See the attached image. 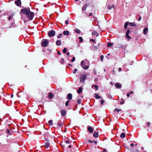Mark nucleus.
Masks as SVG:
<instances>
[{
  "label": "nucleus",
  "instance_id": "nucleus-52",
  "mask_svg": "<svg viewBox=\"0 0 152 152\" xmlns=\"http://www.w3.org/2000/svg\"><path fill=\"white\" fill-rule=\"evenodd\" d=\"M92 15H93V14L91 12L89 14V16H92Z\"/></svg>",
  "mask_w": 152,
  "mask_h": 152
},
{
  "label": "nucleus",
  "instance_id": "nucleus-44",
  "mask_svg": "<svg viewBox=\"0 0 152 152\" xmlns=\"http://www.w3.org/2000/svg\"><path fill=\"white\" fill-rule=\"evenodd\" d=\"M90 41H91L93 42H96L95 40L94 39H90Z\"/></svg>",
  "mask_w": 152,
  "mask_h": 152
},
{
  "label": "nucleus",
  "instance_id": "nucleus-24",
  "mask_svg": "<svg viewBox=\"0 0 152 152\" xmlns=\"http://www.w3.org/2000/svg\"><path fill=\"white\" fill-rule=\"evenodd\" d=\"M128 25V23L127 22H126L125 23L124 26V28L125 30H126L127 29V27Z\"/></svg>",
  "mask_w": 152,
  "mask_h": 152
},
{
  "label": "nucleus",
  "instance_id": "nucleus-35",
  "mask_svg": "<svg viewBox=\"0 0 152 152\" xmlns=\"http://www.w3.org/2000/svg\"><path fill=\"white\" fill-rule=\"evenodd\" d=\"M75 57H74L72 58V59L71 61L72 62H73L75 61Z\"/></svg>",
  "mask_w": 152,
  "mask_h": 152
},
{
  "label": "nucleus",
  "instance_id": "nucleus-63",
  "mask_svg": "<svg viewBox=\"0 0 152 152\" xmlns=\"http://www.w3.org/2000/svg\"><path fill=\"white\" fill-rule=\"evenodd\" d=\"M115 72L114 70H113V74H114L115 73Z\"/></svg>",
  "mask_w": 152,
  "mask_h": 152
},
{
  "label": "nucleus",
  "instance_id": "nucleus-27",
  "mask_svg": "<svg viewBox=\"0 0 152 152\" xmlns=\"http://www.w3.org/2000/svg\"><path fill=\"white\" fill-rule=\"evenodd\" d=\"M113 45V43H108L107 44V46L108 47H112Z\"/></svg>",
  "mask_w": 152,
  "mask_h": 152
},
{
  "label": "nucleus",
  "instance_id": "nucleus-55",
  "mask_svg": "<svg viewBox=\"0 0 152 152\" xmlns=\"http://www.w3.org/2000/svg\"><path fill=\"white\" fill-rule=\"evenodd\" d=\"M88 141L89 142H90V143H91V142H92L91 140H88Z\"/></svg>",
  "mask_w": 152,
  "mask_h": 152
},
{
  "label": "nucleus",
  "instance_id": "nucleus-36",
  "mask_svg": "<svg viewBox=\"0 0 152 152\" xmlns=\"http://www.w3.org/2000/svg\"><path fill=\"white\" fill-rule=\"evenodd\" d=\"M66 48H64L63 50V52L64 53H66Z\"/></svg>",
  "mask_w": 152,
  "mask_h": 152
},
{
  "label": "nucleus",
  "instance_id": "nucleus-59",
  "mask_svg": "<svg viewBox=\"0 0 152 152\" xmlns=\"http://www.w3.org/2000/svg\"><path fill=\"white\" fill-rule=\"evenodd\" d=\"M69 52H67L66 53V54L67 55H69Z\"/></svg>",
  "mask_w": 152,
  "mask_h": 152
},
{
  "label": "nucleus",
  "instance_id": "nucleus-46",
  "mask_svg": "<svg viewBox=\"0 0 152 152\" xmlns=\"http://www.w3.org/2000/svg\"><path fill=\"white\" fill-rule=\"evenodd\" d=\"M69 23L68 20H66V21L65 22V23L67 25H68Z\"/></svg>",
  "mask_w": 152,
  "mask_h": 152
},
{
  "label": "nucleus",
  "instance_id": "nucleus-22",
  "mask_svg": "<svg viewBox=\"0 0 152 152\" xmlns=\"http://www.w3.org/2000/svg\"><path fill=\"white\" fill-rule=\"evenodd\" d=\"M125 134L124 133H122L120 135V137L121 138H123L125 137Z\"/></svg>",
  "mask_w": 152,
  "mask_h": 152
},
{
  "label": "nucleus",
  "instance_id": "nucleus-5",
  "mask_svg": "<svg viewBox=\"0 0 152 152\" xmlns=\"http://www.w3.org/2000/svg\"><path fill=\"white\" fill-rule=\"evenodd\" d=\"M86 77V75H82L80 77V81L82 83H84Z\"/></svg>",
  "mask_w": 152,
  "mask_h": 152
},
{
  "label": "nucleus",
  "instance_id": "nucleus-4",
  "mask_svg": "<svg viewBox=\"0 0 152 152\" xmlns=\"http://www.w3.org/2000/svg\"><path fill=\"white\" fill-rule=\"evenodd\" d=\"M55 34V32L53 30H50L48 31V36L49 37L54 36Z\"/></svg>",
  "mask_w": 152,
  "mask_h": 152
},
{
  "label": "nucleus",
  "instance_id": "nucleus-19",
  "mask_svg": "<svg viewBox=\"0 0 152 152\" xmlns=\"http://www.w3.org/2000/svg\"><path fill=\"white\" fill-rule=\"evenodd\" d=\"M82 91V88L81 87H80L78 88V90L77 91V92L78 94H80Z\"/></svg>",
  "mask_w": 152,
  "mask_h": 152
},
{
  "label": "nucleus",
  "instance_id": "nucleus-7",
  "mask_svg": "<svg viewBox=\"0 0 152 152\" xmlns=\"http://www.w3.org/2000/svg\"><path fill=\"white\" fill-rule=\"evenodd\" d=\"M46 142L45 143V147L46 148H48L49 147L50 145V144L49 143V141L48 140H46Z\"/></svg>",
  "mask_w": 152,
  "mask_h": 152
},
{
  "label": "nucleus",
  "instance_id": "nucleus-64",
  "mask_svg": "<svg viewBox=\"0 0 152 152\" xmlns=\"http://www.w3.org/2000/svg\"><path fill=\"white\" fill-rule=\"evenodd\" d=\"M71 147L72 146H71V145H69V147L70 148H71Z\"/></svg>",
  "mask_w": 152,
  "mask_h": 152
},
{
  "label": "nucleus",
  "instance_id": "nucleus-62",
  "mask_svg": "<svg viewBox=\"0 0 152 152\" xmlns=\"http://www.w3.org/2000/svg\"><path fill=\"white\" fill-rule=\"evenodd\" d=\"M13 96V94H12L11 96V98H12Z\"/></svg>",
  "mask_w": 152,
  "mask_h": 152
},
{
  "label": "nucleus",
  "instance_id": "nucleus-42",
  "mask_svg": "<svg viewBox=\"0 0 152 152\" xmlns=\"http://www.w3.org/2000/svg\"><path fill=\"white\" fill-rule=\"evenodd\" d=\"M104 102V101L102 100L101 101V105H103Z\"/></svg>",
  "mask_w": 152,
  "mask_h": 152
},
{
  "label": "nucleus",
  "instance_id": "nucleus-33",
  "mask_svg": "<svg viewBox=\"0 0 152 152\" xmlns=\"http://www.w3.org/2000/svg\"><path fill=\"white\" fill-rule=\"evenodd\" d=\"M108 97L110 99H112V96L110 94H108Z\"/></svg>",
  "mask_w": 152,
  "mask_h": 152
},
{
  "label": "nucleus",
  "instance_id": "nucleus-32",
  "mask_svg": "<svg viewBox=\"0 0 152 152\" xmlns=\"http://www.w3.org/2000/svg\"><path fill=\"white\" fill-rule=\"evenodd\" d=\"M121 110L119 109H115L114 110V111H117V113H118Z\"/></svg>",
  "mask_w": 152,
  "mask_h": 152
},
{
  "label": "nucleus",
  "instance_id": "nucleus-57",
  "mask_svg": "<svg viewBox=\"0 0 152 152\" xmlns=\"http://www.w3.org/2000/svg\"><path fill=\"white\" fill-rule=\"evenodd\" d=\"M130 145L132 147H133L134 146L133 144H130Z\"/></svg>",
  "mask_w": 152,
  "mask_h": 152
},
{
  "label": "nucleus",
  "instance_id": "nucleus-10",
  "mask_svg": "<svg viewBox=\"0 0 152 152\" xmlns=\"http://www.w3.org/2000/svg\"><path fill=\"white\" fill-rule=\"evenodd\" d=\"M148 31V28L147 27H145L143 30V33L145 34H146Z\"/></svg>",
  "mask_w": 152,
  "mask_h": 152
},
{
  "label": "nucleus",
  "instance_id": "nucleus-38",
  "mask_svg": "<svg viewBox=\"0 0 152 152\" xmlns=\"http://www.w3.org/2000/svg\"><path fill=\"white\" fill-rule=\"evenodd\" d=\"M130 32V31L129 29H128L126 32V34H129V33Z\"/></svg>",
  "mask_w": 152,
  "mask_h": 152
},
{
  "label": "nucleus",
  "instance_id": "nucleus-58",
  "mask_svg": "<svg viewBox=\"0 0 152 152\" xmlns=\"http://www.w3.org/2000/svg\"><path fill=\"white\" fill-rule=\"evenodd\" d=\"M141 19V17H140L139 18H138V21H140Z\"/></svg>",
  "mask_w": 152,
  "mask_h": 152
},
{
  "label": "nucleus",
  "instance_id": "nucleus-47",
  "mask_svg": "<svg viewBox=\"0 0 152 152\" xmlns=\"http://www.w3.org/2000/svg\"><path fill=\"white\" fill-rule=\"evenodd\" d=\"M121 100L123 101V102H120V104H122L124 103V100L123 99H121Z\"/></svg>",
  "mask_w": 152,
  "mask_h": 152
},
{
  "label": "nucleus",
  "instance_id": "nucleus-1",
  "mask_svg": "<svg viewBox=\"0 0 152 152\" xmlns=\"http://www.w3.org/2000/svg\"><path fill=\"white\" fill-rule=\"evenodd\" d=\"M20 12L23 14L26 15L29 20H31L33 19L34 16V13L30 11L29 8L28 7L21 9Z\"/></svg>",
  "mask_w": 152,
  "mask_h": 152
},
{
  "label": "nucleus",
  "instance_id": "nucleus-14",
  "mask_svg": "<svg viewBox=\"0 0 152 152\" xmlns=\"http://www.w3.org/2000/svg\"><path fill=\"white\" fill-rule=\"evenodd\" d=\"M56 45L58 46H60L61 45V42L60 40H57L56 42Z\"/></svg>",
  "mask_w": 152,
  "mask_h": 152
},
{
  "label": "nucleus",
  "instance_id": "nucleus-20",
  "mask_svg": "<svg viewBox=\"0 0 152 152\" xmlns=\"http://www.w3.org/2000/svg\"><path fill=\"white\" fill-rule=\"evenodd\" d=\"M75 32L79 34L81 32V31L78 29L76 28L75 29Z\"/></svg>",
  "mask_w": 152,
  "mask_h": 152
},
{
  "label": "nucleus",
  "instance_id": "nucleus-15",
  "mask_svg": "<svg viewBox=\"0 0 152 152\" xmlns=\"http://www.w3.org/2000/svg\"><path fill=\"white\" fill-rule=\"evenodd\" d=\"M72 94H68L67 96V98L69 99H72Z\"/></svg>",
  "mask_w": 152,
  "mask_h": 152
},
{
  "label": "nucleus",
  "instance_id": "nucleus-39",
  "mask_svg": "<svg viewBox=\"0 0 152 152\" xmlns=\"http://www.w3.org/2000/svg\"><path fill=\"white\" fill-rule=\"evenodd\" d=\"M62 35V33H61V34H59V35H58V36H57V38H60L61 37V36Z\"/></svg>",
  "mask_w": 152,
  "mask_h": 152
},
{
  "label": "nucleus",
  "instance_id": "nucleus-60",
  "mask_svg": "<svg viewBox=\"0 0 152 152\" xmlns=\"http://www.w3.org/2000/svg\"><path fill=\"white\" fill-rule=\"evenodd\" d=\"M107 151V150L105 149H104L103 150V152H105V151Z\"/></svg>",
  "mask_w": 152,
  "mask_h": 152
},
{
  "label": "nucleus",
  "instance_id": "nucleus-30",
  "mask_svg": "<svg viewBox=\"0 0 152 152\" xmlns=\"http://www.w3.org/2000/svg\"><path fill=\"white\" fill-rule=\"evenodd\" d=\"M112 8H114V5H113L112 6H108L107 7V8L110 10Z\"/></svg>",
  "mask_w": 152,
  "mask_h": 152
},
{
  "label": "nucleus",
  "instance_id": "nucleus-25",
  "mask_svg": "<svg viewBox=\"0 0 152 152\" xmlns=\"http://www.w3.org/2000/svg\"><path fill=\"white\" fill-rule=\"evenodd\" d=\"M95 87V88L96 90H97L98 89V86L97 85H92V87Z\"/></svg>",
  "mask_w": 152,
  "mask_h": 152
},
{
  "label": "nucleus",
  "instance_id": "nucleus-45",
  "mask_svg": "<svg viewBox=\"0 0 152 152\" xmlns=\"http://www.w3.org/2000/svg\"><path fill=\"white\" fill-rule=\"evenodd\" d=\"M93 48L95 49H97L98 48V47L96 46H93Z\"/></svg>",
  "mask_w": 152,
  "mask_h": 152
},
{
  "label": "nucleus",
  "instance_id": "nucleus-50",
  "mask_svg": "<svg viewBox=\"0 0 152 152\" xmlns=\"http://www.w3.org/2000/svg\"><path fill=\"white\" fill-rule=\"evenodd\" d=\"M122 70V69L121 68H119L118 69V71L119 72H121Z\"/></svg>",
  "mask_w": 152,
  "mask_h": 152
},
{
  "label": "nucleus",
  "instance_id": "nucleus-41",
  "mask_svg": "<svg viewBox=\"0 0 152 152\" xmlns=\"http://www.w3.org/2000/svg\"><path fill=\"white\" fill-rule=\"evenodd\" d=\"M126 37L129 39H130L131 37L129 35V34H126Z\"/></svg>",
  "mask_w": 152,
  "mask_h": 152
},
{
  "label": "nucleus",
  "instance_id": "nucleus-17",
  "mask_svg": "<svg viewBox=\"0 0 152 152\" xmlns=\"http://www.w3.org/2000/svg\"><path fill=\"white\" fill-rule=\"evenodd\" d=\"M93 135L94 137L95 138H97L98 136V134L97 132H94Z\"/></svg>",
  "mask_w": 152,
  "mask_h": 152
},
{
  "label": "nucleus",
  "instance_id": "nucleus-11",
  "mask_svg": "<svg viewBox=\"0 0 152 152\" xmlns=\"http://www.w3.org/2000/svg\"><path fill=\"white\" fill-rule=\"evenodd\" d=\"M95 95V97L96 99H102V97L101 96H100L98 94H94Z\"/></svg>",
  "mask_w": 152,
  "mask_h": 152
},
{
  "label": "nucleus",
  "instance_id": "nucleus-49",
  "mask_svg": "<svg viewBox=\"0 0 152 152\" xmlns=\"http://www.w3.org/2000/svg\"><path fill=\"white\" fill-rule=\"evenodd\" d=\"M64 62V58H61V63L63 64V62Z\"/></svg>",
  "mask_w": 152,
  "mask_h": 152
},
{
  "label": "nucleus",
  "instance_id": "nucleus-34",
  "mask_svg": "<svg viewBox=\"0 0 152 152\" xmlns=\"http://www.w3.org/2000/svg\"><path fill=\"white\" fill-rule=\"evenodd\" d=\"M104 56L103 55H102L100 56V59L101 61H103V58H104Z\"/></svg>",
  "mask_w": 152,
  "mask_h": 152
},
{
  "label": "nucleus",
  "instance_id": "nucleus-16",
  "mask_svg": "<svg viewBox=\"0 0 152 152\" xmlns=\"http://www.w3.org/2000/svg\"><path fill=\"white\" fill-rule=\"evenodd\" d=\"M63 34L64 35H66L68 36L69 34V32L68 31H64L63 32Z\"/></svg>",
  "mask_w": 152,
  "mask_h": 152
},
{
  "label": "nucleus",
  "instance_id": "nucleus-12",
  "mask_svg": "<svg viewBox=\"0 0 152 152\" xmlns=\"http://www.w3.org/2000/svg\"><path fill=\"white\" fill-rule=\"evenodd\" d=\"M61 114L62 116H64L66 114V111L64 110H62L61 111Z\"/></svg>",
  "mask_w": 152,
  "mask_h": 152
},
{
  "label": "nucleus",
  "instance_id": "nucleus-26",
  "mask_svg": "<svg viewBox=\"0 0 152 152\" xmlns=\"http://www.w3.org/2000/svg\"><path fill=\"white\" fill-rule=\"evenodd\" d=\"M48 124L50 126H52L53 125V121L50 120L48 121Z\"/></svg>",
  "mask_w": 152,
  "mask_h": 152
},
{
  "label": "nucleus",
  "instance_id": "nucleus-53",
  "mask_svg": "<svg viewBox=\"0 0 152 152\" xmlns=\"http://www.w3.org/2000/svg\"><path fill=\"white\" fill-rule=\"evenodd\" d=\"M69 104V103H68V102H66V106H67Z\"/></svg>",
  "mask_w": 152,
  "mask_h": 152
},
{
  "label": "nucleus",
  "instance_id": "nucleus-31",
  "mask_svg": "<svg viewBox=\"0 0 152 152\" xmlns=\"http://www.w3.org/2000/svg\"><path fill=\"white\" fill-rule=\"evenodd\" d=\"M79 39H80V42H82L83 39L82 37H79Z\"/></svg>",
  "mask_w": 152,
  "mask_h": 152
},
{
  "label": "nucleus",
  "instance_id": "nucleus-37",
  "mask_svg": "<svg viewBox=\"0 0 152 152\" xmlns=\"http://www.w3.org/2000/svg\"><path fill=\"white\" fill-rule=\"evenodd\" d=\"M81 100L80 99H78L77 100V102L78 104H80L81 103Z\"/></svg>",
  "mask_w": 152,
  "mask_h": 152
},
{
  "label": "nucleus",
  "instance_id": "nucleus-6",
  "mask_svg": "<svg viewBox=\"0 0 152 152\" xmlns=\"http://www.w3.org/2000/svg\"><path fill=\"white\" fill-rule=\"evenodd\" d=\"M15 4L18 6L20 7L21 5V2L20 0H17L15 1Z\"/></svg>",
  "mask_w": 152,
  "mask_h": 152
},
{
  "label": "nucleus",
  "instance_id": "nucleus-48",
  "mask_svg": "<svg viewBox=\"0 0 152 152\" xmlns=\"http://www.w3.org/2000/svg\"><path fill=\"white\" fill-rule=\"evenodd\" d=\"M7 134H10V131L8 130V129H7Z\"/></svg>",
  "mask_w": 152,
  "mask_h": 152
},
{
  "label": "nucleus",
  "instance_id": "nucleus-54",
  "mask_svg": "<svg viewBox=\"0 0 152 152\" xmlns=\"http://www.w3.org/2000/svg\"><path fill=\"white\" fill-rule=\"evenodd\" d=\"M66 143H69V140H67L66 141Z\"/></svg>",
  "mask_w": 152,
  "mask_h": 152
},
{
  "label": "nucleus",
  "instance_id": "nucleus-8",
  "mask_svg": "<svg viewBox=\"0 0 152 152\" xmlns=\"http://www.w3.org/2000/svg\"><path fill=\"white\" fill-rule=\"evenodd\" d=\"M62 125V124H60L59 123H58L57 124L56 127L58 129H61V130Z\"/></svg>",
  "mask_w": 152,
  "mask_h": 152
},
{
  "label": "nucleus",
  "instance_id": "nucleus-3",
  "mask_svg": "<svg viewBox=\"0 0 152 152\" xmlns=\"http://www.w3.org/2000/svg\"><path fill=\"white\" fill-rule=\"evenodd\" d=\"M41 43L42 46L43 47H46L48 45V42L47 40H43L41 42Z\"/></svg>",
  "mask_w": 152,
  "mask_h": 152
},
{
  "label": "nucleus",
  "instance_id": "nucleus-61",
  "mask_svg": "<svg viewBox=\"0 0 152 152\" xmlns=\"http://www.w3.org/2000/svg\"><path fill=\"white\" fill-rule=\"evenodd\" d=\"M150 124V123L149 122H148L147 123V124L148 125V126H149Z\"/></svg>",
  "mask_w": 152,
  "mask_h": 152
},
{
  "label": "nucleus",
  "instance_id": "nucleus-28",
  "mask_svg": "<svg viewBox=\"0 0 152 152\" xmlns=\"http://www.w3.org/2000/svg\"><path fill=\"white\" fill-rule=\"evenodd\" d=\"M14 15V14L12 13L11 14L10 16H9L8 18V20H10L13 17V15Z\"/></svg>",
  "mask_w": 152,
  "mask_h": 152
},
{
  "label": "nucleus",
  "instance_id": "nucleus-9",
  "mask_svg": "<svg viewBox=\"0 0 152 152\" xmlns=\"http://www.w3.org/2000/svg\"><path fill=\"white\" fill-rule=\"evenodd\" d=\"M115 86L118 88H120L121 87V84L119 83H116L115 84Z\"/></svg>",
  "mask_w": 152,
  "mask_h": 152
},
{
  "label": "nucleus",
  "instance_id": "nucleus-21",
  "mask_svg": "<svg viewBox=\"0 0 152 152\" xmlns=\"http://www.w3.org/2000/svg\"><path fill=\"white\" fill-rule=\"evenodd\" d=\"M87 6V4H86L85 5L83 6L82 8V10H85Z\"/></svg>",
  "mask_w": 152,
  "mask_h": 152
},
{
  "label": "nucleus",
  "instance_id": "nucleus-2",
  "mask_svg": "<svg viewBox=\"0 0 152 152\" xmlns=\"http://www.w3.org/2000/svg\"><path fill=\"white\" fill-rule=\"evenodd\" d=\"M89 62L87 59L83 60L81 62V66L84 70L87 69L89 68Z\"/></svg>",
  "mask_w": 152,
  "mask_h": 152
},
{
  "label": "nucleus",
  "instance_id": "nucleus-29",
  "mask_svg": "<svg viewBox=\"0 0 152 152\" xmlns=\"http://www.w3.org/2000/svg\"><path fill=\"white\" fill-rule=\"evenodd\" d=\"M53 94L51 93H50L48 95V96L50 99H51L53 97Z\"/></svg>",
  "mask_w": 152,
  "mask_h": 152
},
{
  "label": "nucleus",
  "instance_id": "nucleus-51",
  "mask_svg": "<svg viewBox=\"0 0 152 152\" xmlns=\"http://www.w3.org/2000/svg\"><path fill=\"white\" fill-rule=\"evenodd\" d=\"M57 53L59 55H60L61 54V52L59 51H58L57 52Z\"/></svg>",
  "mask_w": 152,
  "mask_h": 152
},
{
  "label": "nucleus",
  "instance_id": "nucleus-18",
  "mask_svg": "<svg viewBox=\"0 0 152 152\" xmlns=\"http://www.w3.org/2000/svg\"><path fill=\"white\" fill-rule=\"evenodd\" d=\"M88 130L90 133H92L93 132L92 128L90 126L88 128Z\"/></svg>",
  "mask_w": 152,
  "mask_h": 152
},
{
  "label": "nucleus",
  "instance_id": "nucleus-40",
  "mask_svg": "<svg viewBox=\"0 0 152 152\" xmlns=\"http://www.w3.org/2000/svg\"><path fill=\"white\" fill-rule=\"evenodd\" d=\"M77 71V69H75L73 71V73L74 74H75Z\"/></svg>",
  "mask_w": 152,
  "mask_h": 152
},
{
  "label": "nucleus",
  "instance_id": "nucleus-13",
  "mask_svg": "<svg viewBox=\"0 0 152 152\" xmlns=\"http://www.w3.org/2000/svg\"><path fill=\"white\" fill-rule=\"evenodd\" d=\"M92 35H95L96 37H97L99 36V34L96 31H94L92 33Z\"/></svg>",
  "mask_w": 152,
  "mask_h": 152
},
{
  "label": "nucleus",
  "instance_id": "nucleus-23",
  "mask_svg": "<svg viewBox=\"0 0 152 152\" xmlns=\"http://www.w3.org/2000/svg\"><path fill=\"white\" fill-rule=\"evenodd\" d=\"M128 23V24L129 25V26H136L135 24L133 23Z\"/></svg>",
  "mask_w": 152,
  "mask_h": 152
},
{
  "label": "nucleus",
  "instance_id": "nucleus-43",
  "mask_svg": "<svg viewBox=\"0 0 152 152\" xmlns=\"http://www.w3.org/2000/svg\"><path fill=\"white\" fill-rule=\"evenodd\" d=\"M94 80L95 82H97L98 80V79L97 78H95Z\"/></svg>",
  "mask_w": 152,
  "mask_h": 152
},
{
  "label": "nucleus",
  "instance_id": "nucleus-56",
  "mask_svg": "<svg viewBox=\"0 0 152 152\" xmlns=\"http://www.w3.org/2000/svg\"><path fill=\"white\" fill-rule=\"evenodd\" d=\"M130 94V93H128V94H127V96L128 97H129V96H130V95H129V94Z\"/></svg>",
  "mask_w": 152,
  "mask_h": 152
}]
</instances>
